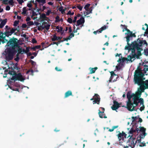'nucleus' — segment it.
I'll return each instance as SVG.
<instances>
[{"label": "nucleus", "mask_w": 148, "mask_h": 148, "mask_svg": "<svg viewBox=\"0 0 148 148\" xmlns=\"http://www.w3.org/2000/svg\"><path fill=\"white\" fill-rule=\"evenodd\" d=\"M20 4H22L24 2L23 0H17Z\"/></svg>", "instance_id": "obj_55"}, {"label": "nucleus", "mask_w": 148, "mask_h": 148, "mask_svg": "<svg viewBox=\"0 0 148 148\" xmlns=\"http://www.w3.org/2000/svg\"><path fill=\"white\" fill-rule=\"evenodd\" d=\"M142 144H143V145H142L140 144L139 145V146L140 147H142L143 146H146V144L145 142H143L141 143Z\"/></svg>", "instance_id": "obj_52"}, {"label": "nucleus", "mask_w": 148, "mask_h": 148, "mask_svg": "<svg viewBox=\"0 0 148 148\" xmlns=\"http://www.w3.org/2000/svg\"><path fill=\"white\" fill-rule=\"evenodd\" d=\"M138 102L140 103V105L144 104V100L143 98H138Z\"/></svg>", "instance_id": "obj_26"}, {"label": "nucleus", "mask_w": 148, "mask_h": 148, "mask_svg": "<svg viewBox=\"0 0 148 148\" xmlns=\"http://www.w3.org/2000/svg\"><path fill=\"white\" fill-rule=\"evenodd\" d=\"M26 8L24 7L23 8V9L22 10V14L23 15H25L26 14V12L27 11V10Z\"/></svg>", "instance_id": "obj_29"}, {"label": "nucleus", "mask_w": 148, "mask_h": 148, "mask_svg": "<svg viewBox=\"0 0 148 148\" xmlns=\"http://www.w3.org/2000/svg\"><path fill=\"white\" fill-rule=\"evenodd\" d=\"M127 58H122L121 59H120L118 61L120 63H123L125 61H126Z\"/></svg>", "instance_id": "obj_23"}, {"label": "nucleus", "mask_w": 148, "mask_h": 148, "mask_svg": "<svg viewBox=\"0 0 148 148\" xmlns=\"http://www.w3.org/2000/svg\"><path fill=\"white\" fill-rule=\"evenodd\" d=\"M27 24L28 26H30L34 25L33 22L32 21H29L27 22Z\"/></svg>", "instance_id": "obj_33"}, {"label": "nucleus", "mask_w": 148, "mask_h": 148, "mask_svg": "<svg viewBox=\"0 0 148 148\" xmlns=\"http://www.w3.org/2000/svg\"><path fill=\"white\" fill-rule=\"evenodd\" d=\"M122 134H123L122 135L123 137L124 136L125 138H126L127 135L125 134V133L123 132H122Z\"/></svg>", "instance_id": "obj_59"}, {"label": "nucleus", "mask_w": 148, "mask_h": 148, "mask_svg": "<svg viewBox=\"0 0 148 148\" xmlns=\"http://www.w3.org/2000/svg\"><path fill=\"white\" fill-rule=\"evenodd\" d=\"M67 21L70 23H72L73 22V21L72 19L70 18H69L67 19Z\"/></svg>", "instance_id": "obj_44"}, {"label": "nucleus", "mask_w": 148, "mask_h": 148, "mask_svg": "<svg viewBox=\"0 0 148 148\" xmlns=\"http://www.w3.org/2000/svg\"><path fill=\"white\" fill-rule=\"evenodd\" d=\"M74 13L73 12H71V11H69L67 13L68 14H69L71 15H73L74 14Z\"/></svg>", "instance_id": "obj_58"}, {"label": "nucleus", "mask_w": 148, "mask_h": 148, "mask_svg": "<svg viewBox=\"0 0 148 148\" xmlns=\"http://www.w3.org/2000/svg\"><path fill=\"white\" fill-rule=\"evenodd\" d=\"M14 50L10 49H6L5 51L7 52L6 58L8 60H10L12 59L14 54Z\"/></svg>", "instance_id": "obj_5"}, {"label": "nucleus", "mask_w": 148, "mask_h": 148, "mask_svg": "<svg viewBox=\"0 0 148 148\" xmlns=\"http://www.w3.org/2000/svg\"><path fill=\"white\" fill-rule=\"evenodd\" d=\"M128 99V101L127 102V103H128V104H131V103H132V101L131 100V98H127Z\"/></svg>", "instance_id": "obj_50"}, {"label": "nucleus", "mask_w": 148, "mask_h": 148, "mask_svg": "<svg viewBox=\"0 0 148 148\" xmlns=\"http://www.w3.org/2000/svg\"><path fill=\"white\" fill-rule=\"evenodd\" d=\"M133 103H131V104H128V103H127V108L129 111H132L135 110H134L135 107L134 106L132 108L133 106Z\"/></svg>", "instance_id": "obj_14"}, {"label": "nucleus", "mask_w": 148, "mask_h": 148, "mask_svg": "<svg viewBox=\"0 0 148 148\" xmlns=\"http://www.w3.org/2000/svg\"><path fill=\"white\" fill-rule=\"evenodd\" d=\"M29 51V48L28 47H26V49H23V53H27Z\"/></svg>", "instance_id": "obj_40"}, {"label": "nucleus", "mask_w": 148, "mask_h": 148, "mask_svg": "<svg viewBox=\"0 0 148 148\" xmlns=\"http://www.w3.org/2000/svg\"><path fill=\"white\" fill-rule=\"evenodd\" d=\"M134 128L135 126L134 125L132 126V128L128 133V134H130V135L127 137V138L129 137H133V136L134 134V133H135V131L134 130Z\"/></svg>", "instance_id": "obj_13"}, {"label": "nucleus", "mask_w": 148, "mask_h": 148, "mask_svg": "<svg viewBox=\"0 0 148 148\" xmlns=\"http://www.w3.org/2000/svg\"><path fill=\"white\" fill-rule=\"evenodd\" d=\"M135 140V137H130L128 140L127 143H129V144L128 145L130 146L131 148H133L135 147L136 144Z\"/></svg>", "instance_id": "obj_7"}, {"label": "nucleus", "mask_w": 148, "mask_h": 148, "mask_svg": "<svg viewBox=\"0 0 148 148\" xmlns=\"http://www.w3.org/2000/svg\"><path fill=\"white\" fill-rule=\"evenodd\" d=\"M55 69L56 70L58 71H62V69L57 67L55 68Z\"/></svg>", "instance_id": "obj_60"}, {"label": "nucleus", "mask_w": 148, "mask_h": 148, "mask_svg": "<svg viewBox=\"0 0 148 148\" xmlns=\"http://www.w3.org/2000/svg\"><path fill=\"white\" fill-rule=\"evenodd\" d=\"M46 0H41V3L42 4H45L46 3Z\"/></svg>", "instance_id": "obj_62"}, {"label": "nucleus", "mask_w": 148, "mask_h": 148, "mask_svg": "<svg viewBox=\"0 0 148 148\" xmlns=\"http://www.w3.org/2000/svg\"><path fill=\"white\" fill-rule=\"evenodd\" d=\"M123 134L121 133H119L118 134V137L119 140H121L122 138H123Z\"/></svg>", "instance_id": "obj_25"}, {"label": "nucleus", "mask_w": 148, "mask_h": 148, "mask_svg": "<svg viewBox=\"0 0 148 148\" xmlns=\"http://www.w3.org/2000/svg\"><path fill=\"white\" fill-rule=\"evenodd\" d=\"M134 130L135 131V133L137 132V133H138L139 131H140V130L139 128L137 127H136L135 128H134Z\"/></svg>", "instance_id": "obj_46"}, {"label": "nucleus", "mask_w": 148, "mask_h": 148, "mask_svg": "<svg viewBox=\"0 0 148 148\" xmlns=\"http://www.w3.org/2000/svg\"><path fill=\"white\" fill-rule=\"evenodd\" d=\"M2 1V3L4 4H6L8 3V0H0Z\"/></svg>", "instance_id": "obj_51"}, {"label": "nucleus", "mask_w": 148, "mask_h": 148, "mask_svg": "<svg viewBox=\"0 0 148 148\" xmlns=\"http://www.w3.org/2000/svg\"><path fill=\"white\" fill-rule=\"evenodd\" d=\"M32 17L33 16L37 15L36 13L34 11H32Z\"/></svg>", "instance_id": "obj_49"}, {"label": "nucleus", "mask_w": 148, "mask_h": 148, "mask_svg": "<svg viewBox=\"0 0 148 148\" xmlns=\"http://www.w3.org/2000/svg\"><path fill=\"white\" fill-rule=\"evenodd\" d=\"M141 92L139 90H138V92L136 94V95L137 96V97H138L139 98L140 97L141 95Z\"/></svg>", "instance_id": "obj_34"}, {"label": "nucleus", "mask_w": 148, "mask_h": 148, "mask_svg": "<svg viewBox=\"0 0 148 148\" xmlns=\"http://www.w3.org/2000/svg\"><path fill=\"white\" fill-rule=\"evenodd\" d=\"M145 75H134V82L135 84L141 86V84L145 79L144 77Z\"/></svg>", "instance_id": "obj_3"}, {"label": "nucleus", "mask_w": 148, "mask_h": 148, "mask_svg": "<svg viewBox=\"0 0 148 148\" xmlns=\"http://www.w3.org/2000/svg\"><path fill=\"white\" fill-rule=\"evenodd\" d=\"M120 107L118 102L115 100L113 101V105L111 107V108L112 110H116Z\"/></svg>", "instance_id": "obj_10"}, {"label": "nucleus", "mask_w": 148, "mask_h": 148, "mask_svg": "<svg viewBox=\"0 0 148 148\" xmlns=\"http://www.w3.org/2000/svg\"><path fill=\"white\" fill-rule=\"evenodd\" d=\"M99 112H98V114L99 115V116L100 118H106L107 117L106 116L105 114H104V111L101 112L99 110Z\"/></svg>", "instance_id": "obj_15"}, {"label": "nucleus", "mask_w": 148, "mask_h": 148, "mask_svg": "<svg viewBox=\"0 0 148 148\" xmlns=\"http://www.w3.org/2000/svg\"><path fill=\"white\" fill-rule=\"evenodd\" d=\"M52 40L53 41L58 40L57 37L55 35H54L53 37L52 38Z\"/></svg>", "instance_id": "obj_37"}, {"label": "nucleus", "mask_w": 148, "mask_h": 148, "mask_svg": "<svg viewBox=\"0 0 148 148\" xmlns=\"http://www.w3.org/2000/svg\"><path fill=\"white\" fill-rule=\"evenodd\" d=\"M146 133H142L140 134L139 135L140 138H144L145 136L146 135Z\"/></svg>", "instance_id": "obj_27"}, {"label": "nucleus", "mask_w": 148, "mask_h": 148, "mask_svg": "<svg viewBox=\"0 0 148 148\" xmlns=\"http://www.w3.org/2000/svg\"><path fill=\"white\" fill-rule=\"evenodd\" d=\"M52 12L51 10L49 9L47 10V12H46V15L47 16H49L50 14Z\"/></svg>", "instance_id": "obj_39"}, {"label": "nucleus", "mask_w": 148, "mask_h": 148, "mask_svg": "<svg viewBox=\"0 0 148 148\" xmlns=\"http://www.w3.org/2000/svg\"><path fill=\"white\" fill-rule=\"evenodd\" d=\"M9 86V87L10 88V89L12 90L13 91H17L19 92V89L16 88H13L12 87L10 86Z\"/></svg>", "instance_id": "obj_30"}, {"label": "nucleus", "mask_w": 148, "mask_h": 148, "mask_svg": "<svg viewBox=\"0 0 148 148\" xmlns=\"http://www.w3.org/2000/svg\"><path fill=\"white\" fill-rule=\"evenodd\" d=\"M106 29V26L105 25L102 27L99 30V33H101L103 30Z\"/></svg>", "instance_id": "obj_24"}, {"label": "nucleus", "mask_w": 148, "mask_h": 148, "mask_svg": "<svg viewBox=\"0 0 148 148\" xmlns=\"http://www.w3.org/2000/svg\"><path fill=\"white\" fill-rule=\"evenodd\" d=\"M97 69V67H96L94 68H90L89 69L90 71V73H94L95 71Z\"/></svg>", "instance_id": "obj_20"}, {"label": "nucleus", "mask_w": 148, "mask_h": 148, "mask_svg": "<svg viewBox=\"0 0 148 148\" xmlns=\"http://www.w3.org/2000/svg\"><path fill=\"white\" fill-rule=\"evenodd\" d=\"M16 29L12 28L10 30V34H12L13 33H14L16 30Z\"/></svg>", "instance_id": "obj_41"}, {"label": "nucleus", "mask_w": 148, "mask_h": 148, "mask_svg": "<svg viewBox=\"0 0 148 148\" xmlns=\"http://www.w3.org/2000/svg\"><path fill=\"white\" fill-rule=\"evenodd\" d=\"M7 19H6L2 21L0 24V28H3L4 25H5Z\"/></svg>", "instance_id": "obj_19"}, {"label": "nucleus", "mask_w": 148, "mask_h": 148, "mask_svg": "<svg viewBox=\"0 0 148 148\" xmlns=\"http://www.w3.org/2000/svg\"><path fill=\"white\" fill-rule=\"evenodd\" d=\"M72 95V93L71 91L68 90L66 92L65 94L64 98H67L70 96Z\"/></svg>", "instance_id": "obj_18"}, {"label": "nucleus", "mask_w": 148, "mask_h": 148, "mask_svg": "<svg viewBox=\"0 0 148 148\" xmlns=\"http://www.w3.org/2000/svg\"><path fill=\"white\" fill-rule=\"evenodd\" d=\"M111 76L109 80L110 82L112 81L113 82H114L116 81L117 79L119 78V77L118 75H111Z\"/></svg>", "instance_id": "obj_12"}, {"label": "nucleus", "mask_w": 148, "mask_h": 148, "mask_svg": "<svg viewBox=\"0 0 148 148\" xmlns=\"http://www.w3.org/2000/svg\"><path fill=\"white\" fill-rule=\"evenodd\" d=\"M17 39L16 38L11 39L7 43L8 46H9L11 48L10 49L14 50L15 47H17L18 45V42L17 41Z\"/></svg>", "instance_id": "obj_4"}, {"label": "nucleus", "mask_w": 148, "mask_h": 148, "mask_svg": "<svg viewBox=\"0 0 148 148\" xmlns=\"http://www.w3.org/2000/svg\"><path fill=\"white\" fill-rule=\"evenodd\" d=\"M125 30L126 31V32L125 33V34L126 35V36H128L131 37L132 36V33L129 29L127 28H125Z\"/></svg>", "instance_id": "obj_17"}, {"label": "nucleus", "mask_w": 148, "mask_h": 148, "mask_svg": "<svg viewBox=\"0 0 148 148\" xmlns=\"http://www.w3.org/2000/svg\"><path fill=\"white\" fill-rule=\"evenodd\" d=\"M59 10L62 13H63L64 12V10L62 8V7H60L59 8Z\"/></svg>", "instance_id": "obj_54"}, {"label": "nucleus", "mask_w": 148, "mask_h": 148, "mask_svg": "<svg viewBox=\"0 0 148 148\" xmlns=\"http://www.w3.org/2000/svg\"><path fill=\"white\" fill-rule=\"evenodd\" d=\"M5 9L7 10H9L10 9V7L9 6L7 5L6 6Z\"/></svg>", "instance_id": "obj_63"}, {"label": "nucleus", "mask_w": 148, "mask_h": 148, "mask_svg": "<svg viewBox=\"0 0 148 148\" xmlns=\"http://www.w3.org/2000/svg\"><path fill=\"white\" fill-rule=\"evenodd\" d=\"M138 98H139L138 97H134L133 98V103H134L138 102Z\"/></svg>", "instance_id": "obj_28"}, {"label": "nucleus", "mask_w": 148, "mask_h": 148, "mask_svg": "<svg viewBox=\"0 0 148 148\" xmlns=\"http://www.w3.org/2000/svg\"><path fill=\"white\" fill-rule=\"evenodd\" d=\"M127 58L126 61H131L132 62V57L131 56L129 55L127 56V58Z\"/></svg>", "instance_id": "obj_32"}, {"label": "nucleus", "mask_w": 148, "mask_h": 148, "mask_svg": "<svg viewBox=\"0 0 148 148\" xmlns=\"http://www.w3.org/2000/svg\"><path fill=\"white\" fill-rule=\"evenodd\" d=\"M141 84V86H143L145 89L148 88V80H147L145 81H143V82Z\"/></svg>", "instance_id": "obj_16"}, {"label": "nucleus", "mask_w": 148, "mask_h": 148, "mask_svg": "<svg viewBox=\"0 0 148 148\" xmlns=\"http://www.w3.org/2000/svg\"><path fill=\"white\" fill-rule=\"evenodd\" d=\"M85 22V20L84 18L81 17L78 20L77 22L76 26H80L81 28L83 26Z\"/></svg>", "instance_id": "obj_9"}, {"label": "nucleus", "mask_w": 148, "mask_h": 148, "mask_svg": "<svg viewBox=\"0 0 148 148\" xmlns=\"http://www.w3.org/2000/svg\"><path fill=\"white\" fill-rule=\"evenodd\" d=\"M56 29L58 32H60L62 30L63 28L62 27L57 26L56 27Z\"/></svg>", "instance_id": "obj_22"}, {"label": "nucleus", "mask_w": 148, "mask_h": 148, "mask_svg": "<svg viewBox=\"0 0 148 148\" xmlns=\"http://www.w3.org/2000/svg\"><path fill=\"white\" fill-rule=\"evenodd\" d=\"M145 25H146L147 26V28L146 29V31L145 32V34H144V36H146L148 34V25L146 24L145 23Z\"/></svg>", "instance_id": "obj_31"}, {"label": "nucleus", "mask_w": 148, "mask_h": 148, "mask_svg": "<svg viewBox=\"0 0 148 148\" xmlns=\"http://www.w3.org/2000/svg\"><path fill=\"white\" fill-rule=\"evenodd\" d=\"M32 4L31 3H27V6L29 8H31L32 6Z\"/></svg>", "instance_id": "obj_57"}, {"label": "nucleus", "mask_w": 148, "mask_h": 148, "mask_svg": "<svg viewBox=\"0 0 148 148\" xmlns=\"http://www.w3.org/2000/svg\"><path fill=\"white\" fill-rule=\"evenodd\" d=\"M74 34L73 33H71L70 34V35L69 37V39H70L72 37H74Z\"/></svg>", "instance_id": "obj_45"}, {"label": "nucleus", "mask_w": 148, "mask_h": 148, "mask_svg": "<svg viewBox=\"0 0 148 148\" xmlns=\"http://www.w3.org/2000/svg\"><path fill=\"white\" fill-rule=\"evenodd\" d=\"M50 25L47 24L46 25H45V28L47 30H48L49 28Z\"/></svg>", "instance_id": "obj_47"}, {"label": "nucleus", "mask_w": 148, "mask_h": 148, "mask_svg": "<svg viewBox=\"0 0 148 148\" xmlns=\"http://www.w3.org/2000/svg\"><path fill=\"white\" fill-rule=\"evenodd\" d=\"M140 88L138 90H139L141 92H144V90L145 88V87H143V86H140Z\"/></svg>", "instance_id": "obj_35"}, {"label": "nucleus", "mask_w": 148, "mask_h": 148, "mask_svg": "<svg viewBox=\"0 0 148 148\" xmlns=\"http://www.w3.org/2000/svg\"><path fill=\"white\" fill-rule=\"evenodd\" d=\"M141 138H140V139H138V140H136L135 142H136V143H137V142H138V143H140L141 142Z\"/></svg>", "instance_id": "obj_61"}, {"label": "nucleus", "mask_w": 148, "mask_h": 148, "mask_svg": "<svg viewBox=\"0 0 148 148\" xmlns=\"http://www.w3.org/2000/svg\"><path fill=\"white\" fill-rule=\"evenodd\" d=\"M140 131L142 132V133H146L145 131L146 129L143 127H140Z\"/></svg>", "instance_id": "obj_21"}, {"label": "nucleus", "mask_w": 148, "mask_h": 148, "mask_svg": "<svg viewBox=\"0 0 148 148\" xmlns=\"http://www.w3.org/2000/svg\"><path fill=\"white\" fill-rule=\"evenodd\" d=\"M100 98L99 96L97 94H95L94 96V100L93 101V104L97 103L99 104Z\"/></svg>", "instance_id": "obj_11"}, {"label": "nucleus", "mask_w": 148, "mask_h": 148, "mask_svg": "<svg viewBox=\"0 0 148 148\" xmlns=\"http://www.w3.org/2000/svg\"><path fill=\"white\" fill-rule=\"evenodd\" d=\"M146 73H148V67H146L143 69L140 67H138L135 72V74H144Z\"/></svg>", "instance_id": "obj_6"}, {"label": "nucleus", "mask_w": 148, "mask_h": 148, "mask_svg": "<svg viewBox=\"0 0 148 148\" xmlns=\"http://www.w3.org/2000/svg\"><path fill=\"white\" fill-rule=\"evenodd\" d=\"M90 5V4H88L85 5L84 8L85 10V11L84 12V14L85 16H86L88 14L92 13V8H89Z\"/></svg>", "instance_id": "obj_8"}, {"label": "nucleus", "mask_w": 148, "mask_h": 148, "mask_svg": "<svg viewBox=\"0 0 148 148\" xmlns=\"http://www.w3.org/2000/svg\"><path fill=\"white\" fill-rule=\"evenodd\" d=\"M14 85V86L17 87H19L20 86V84H19L17 83H15Z\"/></svg>", "instance_id": "obj_48"}, {"label": "nucleus", "mask_w": 148, "mask_h": 148, "mask_svg": "<svg viewBox=\"0 0 148 148\" xmlns=\"http://www.w3.org/2000/svg\"><path fill=\"white\" fill-rule=\"evenodd\" d=\"M23 49H22L21 48H20V47H19L18 51L20 53H23Z\"/></svg>", "instance_id": "obj_56"}, {"label": "nucleus", "mask_w": 148, "mask_h": 148, "mask_svg": "<svg viewBox=\"0 0 148 148\" xmlns=\"http://www.w3.org/2000/svg\"><path fill=\"white\" fill-rule=\"evenodd\" d=\"M12 75L11 77H10L8 80L7 82L9 84L12 83H14L15 81L17 80L23 82L25 80L24 77H23L22 75Z\"/></svg>", "instance_id": "obj_2"}, {"label": "nucleus", "mask_w": 148, "mask_h": 148, "mask_svg": "<svg viewBox=\"0 0 148 148\" xmlns=\"http://www.w3.org/2000/svg\"><path fill=\"white\" fill-rule=\"evenodd\" d=\"M144 51L145 54L147 56L148 55V49L145 50Z\"/></svg>", "instance_id": "obj_64"}, {"label": "nucleus", "mask_w": 148, "mask_h": 148, "mask_svg": "<svg viewBox=\"0 0 148 148\" xmlns=\"http://www.w3.org/2000/svg\"><path fill=\"white\" fill-rule=\"evenodd\" d=\"M131 118L132 119V122H134L137 119V116L134 117V116H132V117Z\"/></svg>", "instance_id": "obj_43"}, {"label": "nucleus", "mask_w": 148, "mask_h": 148, "mask_svg": "<svg viewBox=\"0 0 148 148\" xmlns=\"http://www.w3.org/2000/svg\"><path fill=\"white\" fill-rule=\"evenodd\" d=\"M40 18L41 19H45L47 18L45 14H42L40 16Z\"/></svg>", "instance_id": "obj_38"}, {"label": "nucleus", "mask_w": 148, "mask_h": 148, "mask_svg": "<svg viewBox=\"0 0 148 148\" xmlns=\"http://www.w3.org/2000/svg\"><path fill=\"white\" fill-rule=\"evenodd\" d=\"M142 106L140 108V110L141 111H142L145 108V106L144 104H142Z\"/></svg>", "instance_id": "obj_42"}, {"label": "nucleus", "mask_w": 148, "mask_h": 148, "mask_svg": "<svg viewBox=\"0 0 148 148\" xmlns=\"http://www.w3.org/2000/svg\"><path fill=\"white\" fill-rule=\"evenodd\" d=\"M76 7L78 8L79 10H81L82 8V7L80 6V5H77Z\"/></svg>", "instance_id": "obj_53"}, {"label": "nucleus", "mask_w": 148, "mask_h": 148, "mask_svg": "<svg viewBox=\"0 0 148 148\" xmlns=\"http://www.w3.org/2000/svg\"><path fill=\"white\" fill-rule=\"evenodd\" d=\"M127 98H132V96L131 95V93L130 92H127Z\"/></svg>", "instance_id": "obj_36"}, {"label": "nucleus", "mask_w": 148, "mask_h": 148, "mask_svg": "<svg viewBox=\"0 0 148 148\" xmlns=\"http://www.w3.org/2000/svg\"><path fill=\"white\" fill-rule=\"evenodd\" d=\"M125 37L128 46L125 47V49L129 50H132V52L134 53V54H137L138 56H140L141 55L140 51L142 50V44L141 42H134L130 45L129 44V42L130 40V37L126 36Z\"/></svg>", "instance_id": "obj_1"}]
</instances>
